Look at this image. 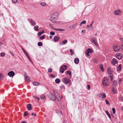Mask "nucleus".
Segmentation results:
<instances>
[{
    "label": "nucleus",
    "instance_id": "a878e982",
    "mask_svg": "<svg viewBox=\"0 0 123 123\" xmlns=\"http://www.w3.org/2000/svg\"><path fill=\"white\" fill-rule=\"evenodd\" d=\"M54 41H57L59 40V39L60 37L58 36H56L54 37Z\"/></svg>",
    "mask_w": 123,
    "mask_h": 123
},
{
    "label": "nucleus",
    "instance_id": "79ce46f5",
    "mask_svg": "<svg viewBox=\"0 0 123 123\" xmlns=\"http://www.w3.org/2000/svg\"><path fill=\"white\" fill-rule=\"evenodd\" d=\"M26 57L28 58V59L30 61L31 60V59L30 57V56L28 54H27L26 55H25Z\"/></svg>",
    "mask_w": 123,
    "mask_h": 123
},
{
    "label": "nucleus",
    "instance_id": "8fccbe9b",
    "mask_svg": "<svg viewBox=\"0 0 123 123\" xmlns=\"http://www.w3.org/2000/svg\"><path fill=\"white\" fill-rule=\"evenodd\" d=\"M3 77L2 74L0 73V79H2Z\"/></svg>",
    "mask_w": 123,
    "mask_h": 123
},
{
    "label": "nucleus",
    "instance_id": "c9c22d12",
    "mask_svg": "<svg viewBox=\"0 0 123 123\" xmlns=\"http://www.w3.org/2000/svg\"><path fill=\"white\" fill-rule=\"evenodd\" d=\"M87 27L88 28H91V29H92L93 27L92 25L91 24L89 25H87Z\"/></svg>",
    "mask_w": 123,
    "mask_h": 123
},
{
    "label": "nucleus",
    "instance_id": "e2e57ef3",
    "mask_svg": "<svg viewBox=\"0 0 123 123\" xmlns=\"http://www.w3.org/2000/svg\"><path fill=\"white\" fill-rule=\"evenodd\" d=\"M71 72H70L69 71H68L66 72L68 74L69 73H70Z\"/></svg>",
    "mask_w": 123,
    "mask_h": 123
},
{
    "label": "nucleus",
    "instance_id": "774afa93",
    "mask_svg": "<svg viewBox=\"0 0 123 123\" xmlns=\"http://www.w3.org/2000/svg\"><path fill=\"white\" fill-rule=\"evenodd\" d=\"M21 123H26L24 121H23L21 122Z\"/></svg>",
    "mask_w": 123,
    "mask_h": 123
},
{
    "label": "nucleus",
    "instance_id": "6e6552de",
    "mask_svg": "<svg viewBox=\"0 0 123 123\" xmlns=\"http://www.w3.org/2000/svg\"><path fill=\"white\" fill-rule=\"evenodd\" d=\"M98 96L99 97L101 98H105L106 97L105 94L103 92H101L99 93Z\"/></svg>",
    "mask_w": 123,
    "mask_h": 123
},
{
    "label": "nucleus",
    "instance_id": "39448f33",
    "mask_svg": "<svg viewBox=\"0 0 123 123\" xmlns=\"http://www.w3.org/2000/svg\"><path fill=\"white\" fill-rule=\"evenodd\" d=\"M107 71L108 73L110 74L109 76L111 78V80L112 81L113 80V77L112 74H111V68H108L107 69Z\"/></svg>",
    "mask_w": 123,
    "mask_h": 123
},
{
    "label": "nucleus",
    "instance_id": "f8f14e48",
    "mask_svg": "<svg viewBox=\"0 0 123 123\" xmlns=\"http://www.w3.org/2000/svg\"><path fill=\"white\" fill-rule=\"evenodd\" d=\"M111 62L113 65H115L118 63V61L116 59L114 58L111 61Z\"/></svg>",
    "mask_w": 123,
    "mask_h": 123
},
{
    "label": "nucleus",
    "instance_id": "5701e85b",
    "mask_svg": "<svg viewBox=\"0 0 123 123\" xmlns=\"http://www.w3.org/2000/svg\"><path fill=\"white\" fill-rule=\"evenodd\" d=\"M27 107L29 110H31L32 109L31 105V104H28L27 105Z\"/></svg>",
    "mask_w": 123,
    "mask_h": 123
},
{
    "label": "nucleus",
    "instance_id": "4d7b16f0",
    "mask_svg": "<svg viewBox=\"0 0 123 123\" xmlns=\"http://www.w3.org/2000/svg\"><path fill=\"white\" fill-rule=\"evenodd\" d=\"M35 99L36 100H39L40 99L39 98L37 97H35Z\"/></svg>",
    "mask_w": 123,
    "mask_h": 123
},
{
    "label": "nucleus",
    "instance_id": "dca6fc26",
    "mask_svg": "<svg viewBox=\"0 0 123 123\" xmlns=\"http://www.w3.org/2000/svg\"><path fill=\"white\" fill-rule=\"evenodd\" d=\"M30 22L31 23V25L33 26H34L36 25V23L32 19H31Z\"/></svg>",
    "mask_w": 123,
    "mask_h": 123
},
{
    "label": "nucleus",
    "instance_id": "f3484780",
    "mask_svg": "<svg viewBox=\"0 0 123 123\" xmlns=\"http://www.w3.org/2000/svg\"><path fill=\"white\" fill-rule=\"evenodd\" d=\"M79 59L77 58H75L74 59V62L76 64H78L79 62Z\"/></svg>",
    "mask_w": 123,
    "mask_h": 123
},
{
    "label": "nucleus",
    "instance_id": "a211bd4d",
    "mask_svg": "<svg viewBox=\"0 0 123 123\" xmlns=\"http://www.w3.org/2000/svg\"><path fill=\"white\" fill-rule=\"evenodd\" d=\"M121 66L122 65L121 64H120L119 65L117 68V71H120L121 70Z\"/></svg>",
    "mask_w": 123,
    "mask_h": 123
},
{
    "label": "nucleus",
    "instance_id": "f03ea898",
    "mask_svg": "<svg viewBox=\"0 0 123 123\" xmlns=\"http://www.w3.org/2000/svg\"><path fill=\"white\" fill-rule=\"evenodd\" d=\"M109 79L107 77L104 78L102 80V84L104 86H108L109 85L110 82Z\"/></svg>",
    "mask_w": 123,
    "mask_h": 123
},
{
    "label": "nucleus",
    "instance_id": "0eeeda50",
    "mask_svg": "<svg viewBox=\"0 0 123 123\" xmlns=\"http://www.w3.org/2000/svg\"><path fill=\"white\" fill-rule=\"evenodd\" d=\"M121 13V11L119 9L116 10L114 12V14L115 15H120Z\"/></svg>",
    "mask_w": 123,
    "mask_h": 123
},
{
    "label": "nucleus",
    "instance_id": "b1692460",
    "mask_svg": "<svg viewBox=\"0 0 123 123\" xmlns=\"http://www.w3.org/2000/svg\"><path fill=\"white\" fill-rule=\"evenodd\" d=\"M117 84V82L116 81H114L113 84V87H116V86Z\"/></svg>",
    "mask_w": 123,
    "mask_h": 123
},
{
    "label": "nucleus",
    "instance_id": "338daca9",
    "mask_svg": "<svg viewBox=\"0 0 123 123\" xmlns=\"http://www.w3.org/2000/svg\"><path fill=\"white\" fill-rule=\"evenodd\" d=\"M83 32H85V30H82V32L83 33Z\"/></svg>",
    "mask_w": 123,
    "mask_h": 123
},
{
    "label": "nucleus",
    "instance_id": "4468645a",
    "mask_svg": "<svg viewBox=\"0 0 123 123\" xmlns=\"http://www.w3.org/2000/svg\"><path fill=\"white\" fill-rule=\"evenodd\" d=\"M67 42V41L66 40H64L62 42L59 43V44L61 45H64Z\"/></svg>",
    "mask_w": 123,
    "mask_h": 123
},
{
    "label": "nucleus",
    "instance_id": "9b49d317",
    "mask_svg": "<svg viewBox=\"0 0 123 123\" xmlns=\"http://www.w3.org/2000/svg\"><path fill=\"white\" fill-rule=\"evenodd\" d=\"M57 18H56L55 17H53L51 16L50 20L53 23H55L57 20Z\"/></svg>",
    "mask_w": 123,
    "mask_h": 123
},
{
    "label": "nucleus",
    "instance_id": "5fc2aeb1",
    "mask_svg": "<svg viewBox=\"0 0 123 123\" xmlns=\"http://www.w3.org/2000/svg\"><path fill=\"white\" fill-rule=\"evenodd\" d=\"M86 53L87 56H90V55L89 54V53L87 51H86Z\"/></svg>",
    "mask_w": 123,
    "mask_h": 123
},
{
    "label": "nucleus",
    "instance_id": "09e8293b",
    "mask_svg": "<svg viewBox=\"0 0 123 123\" xmlns=\"http://www.w3.org/2000/svg\"><path fill=\"white\" fill-rule=\"evenodd\" d=\"M51 77L52 78H54L55 77V76L54 75H52L51 74H50Z\"/></svg>",
    "mask_w": 123,
    "mask_h": 123
},
{
    "label": "nucleus",
    "instance_id": "58836bf2",
    "mask_svg": "<svg viewBox=\"0 0 123 123\" xmlns=\"http://www.w3.org/2000/svg\"><path fill=\"white\" fill-rule=\"evenodd\" d=\"M42 45V43L41 42H39L38 43V45L39 46H41Z\"/></svg>",
    "mask_w": 123,
    "mask_h": 123
},
{
    "label": "nucleus",
    "instance_id": "393cba45",
    "mask_svg": "<svg viewBox=\"0 0 123 123\" xmlns=\"http://www.w3.org/2000/svg\"><path fill=\"white\" fill-rule=\"evenodd\" d=\"M86 51L88 52L89 53H92L93 52L92 50L91 49H88L86 50Z\"/></svg>",
    "mask_w": 123,
    "mask_h": 123
},
{
    "label": "nucleus",
    "instance_id": "603ef678",
    "mask_svg": "<svg viewBox=\"0 0 123 123\" xmlns=\"http://www.w3.org/2000/svg\"><path fill=\"white\" fill-rule=\"evenodd\" d=\"M52 71V69L51 68H49L48 70V72L49 73H50Z\"/></svg>",
    "mask_w": 123,
    "mask_h": 123
},
{
    "label": "nucleus",
    "instance_id": "bb28decb",
    "mask_svg": "<svg viewBox=\"0 0 123 123\" xmlns=\"http://www.w3.org/2000/svg\"><path fill=\"white\" fill-rule=\"evenodd\" d=\"M105 112L107 114V115L109 117L110 119L111 118V116L110 114L108 112V111H105Z\"/></svg>",
    "mask_w": 123,
    "mask_h": 123
},
{
    "label": "nucleus",
    "instance_id": "49530a36",
    "mask_svg": "<svg viewBox=\"0 0 123 123\" xmlns=\"http://www.w3.org/2000/svg\"><path fill=\"white\" fill-rule=\"evenodd\" d=\"M70 51L71 52V55H73L74 54V52L72 50V49L70 50Z\"/></svg>",
    "mask_w": 123,
    "mask_h": 123
},
{
    "label": "nucleus",
    "instance_id": "e433bc0d",
    "mask_svg": "<svg viewBox=\"0 0 123 123\" xmlns=\"http://www.w3.org/2000/svg\"><path fill=\"white\" fill-rule=\"evenodd\" d=\"M57 97V100H58L59 101H61V98L60 96L58 95Z\"/></svg>",
    "mask_w": 123,
    "mask_h": 123
},
{
    "label": "nucleus",
    "instance_id": "4c0bfd02",
    "mask_svg": "<svg viewBox=\"0 0 123 123\" xmlns=\"http://www.w3.org/2000/svg\"><path fill=\"white\" fill-rule=\"evenodd\" d=\"M40 4L42 6H45L46 5V4L45 2H41Z\"/></svg>",
    "mask_w": 123,
    "mask_h": 123
},
{
    "label": "nucleus",
    "instance_id": "2f4dec72",
    "mask_svg": "<svg viewBox=\"0 0 123 123\" xmlns=\"http://www.w3.org/2000/svg\"><path fill=\"white\" fill-rule=\"evenodd\" d=\"M93 62L94 63L96 64H97L98 63L97 60L96 58H94L93 59Z\"/></svg>",
    "mask_w": 123,
    "mask_h": 123
},
{
    "label": "nucleus",
    "instance_id": "72a5a7b5",
    "mask_svg": "<svg viewBox=\"0 0 123 123\" xmlns=\"http://www.w3.org/2000/svg\"><path fill=\"white\" fill-rule=\"evenodd\" d=\"M96 40H97V38H95L94 37H92L91 38V42H92V41H93H93H95Z\"/></svg>",
    "mask_w": 123,
    "mask_h": 123
},
{
    "label": "nucleus",
    "instance_id": "a18cd8bd",
    "mask_svg": "<svg viewBox=\"0 0 123 123\" xmlns=\"http://www.w3.org/2000/svg\"><path fill=\"white\" fill-rule=\"evenodd\" d=\"M45 38L44 35H43L41 37H40V38L42 40Z\"/></svg>",
    "mask_w": 123,
    "mask_h": 123
},
{
    "label": "nucleus",
    "instance_id": "cd10ccee",
    "mask_svg": "<svg viewBox=\"0 0 123 123\" xmlns=\"http://www.w3.org/2000/svg\"><path fill=\"white\" fill-rule=\"evenodd\" d=\"M40 98L41 99L44 100L46 98L44 95L42 94L40 96Z\"/></svg>",
    "mask_w": 123,
    "mask_h": 123
},
{
    "label": "nucleus",
    "instance_id": "9d476101",
    "mask_svg": "<svg viewBox=\"0 0 123 123\" xmlns=\"http://www.w3.org/2000/svg\"><path fill=\"white\" fill-rule=\"evenodd\" d=\"M15 73L13 71H10L8 73V75L10 77H13L15 75Z\"/></svg>",
    "mask_w": 123,
    "mask_h": 123
},
{
    "label": "nucleus",
    "instance_id": "c03bdc74",
    "mask_svg": "<svg viewBox=\"0 0 123 123\" xmlns=\"http://www.w3.org/2000/svg\"><path fill=\"white\" fill-rule=\"evenodd\" d=\"M112 110L113 112V113L114 114H115L116 112L115 108H112Z\"/></svg>",
    "mask_w": 123,
    "mask_h": 123
},
{
    "label": "nucleus",
    "instance_id": "f704fd0d",
    "mask_svg": "<svg viewBox=\"0 0 123 123\" xmlns=\"http://www.w3.org/2000/svg\"><path fill=\"white\" fill-rule=\"evenodd\" d=\"M113 87L112 88V91L113 94H116L117 93V92L116 90Z\"/></svg>",
    "mask_w": 123,
    "mask_h": 123
},
{
    "label": "nucleus",
    "instance_id": "de8ad7c7",
    "mask_svg": "<svg viewBox=\"0 0 123 123\" xmlns=\"http://www.w3.org/2000/svg\"><path fill=\"white\" fill-rule=\"evenodd\" d=\"M50 35H54L55 34V33L54 32H53L52 31H51L50 32Z\"/></svg>",
    "mask_w": 123,
    "mask_h": 123
},
{
    "label": "nucleus",
    "instance_id": "1a4fd4ad",
    "mask_svg": "<svg viewBox=\"0 0 123 123\" xmlns=\"http://www.w3.org/2000/svg\"><path fill=\"white\" fill-rule=\"evenodd\" d=\"M116 56L118 59H121L123 57V55L121 54H116Z\"/></svg>",
    "mask_w": 123,
    "mask_h": 123
},
{
    "label": "nucleus",
    "instance_id": "69168bd1",
    "mask_svg": "<svg viewBox=\"0 0 123 123\" xmlns=\"http://www.w3.org/2000/svg\"><path fill=\"white\" fill-rule=\"evenodd\" d=\"M122 81V80L121 79H120L119 80V82H121Z\"/></svg>",
    "mask_w": 123,
    "mask_h": 123
},
{
    "label": "nucleus",
    "instance_id": "680f3d73",
    "mask_svg": "<svg viewBox=\"0 0 123 123\" xmlns=\"http://www.w3.org/2000/svg\"><path fill=\"white\" fill-rule=\"evenodd\" d=\"M122 46H121V49L123 50V43H122Z\"/></svg>",
    "mask_w": 123,
    "mask_h": 123
},
{
    "label": "nucleus",
    "instance_id": "6e6d98bb",
    "mask_svg": "<svg viewBox=\"0 0 123 123\" xmlns=\"http://www.w3.org/2000/svg\"><path fill=\"white\" fill-rule=\"evenodd\" d=\"M105 102H106V104H108V105H110L109 103L107 101V100L106 99H105Z\"/></svg>",
    "mask_w": 123,
    "mask_h": 123
},
{
    "label": "nucleus",
    "instance_id": "20e7f679",
    "mask_svg": "<svg viewBox=\"0 0 123 123\" xmlns=\"http://www.w3.org/2000/svg\"><path fill=\"white\" fill-rule=\"evenodd\" d=\"M63 82L65 84H67L70 82V80L66 78H65L62 80Z\"/></svg>",
    "mask_w": 123,
    "mask_h": 123
},
{
    "label": "nucleus",
    "instance_id": "412c9836",
    "mask_svg": "<svg viewBox=\"0 0 123 123\" xmlns=\"http://www.w3.org/2000/svg\"><path fill=\"white\" fill-rule=\"evenodd\" d=\"M99 67L101 69V71L104 72V69L103 67V65L102 64H100L99 65Z\"/></svg>",
    "mask_w": 123,
    "mask_h": 123
},
{
    "label": "nucleus",
    "instance_id": "7ed1b4c3",
    "mask_svg": "<svg viewBox=\"0 0 123 123\" xmlns=\"http://www.w3.org/2000/svg\"><path fill=\"white\" fill-rule=\"evenodd\" d=\"M67 68V67L66 65H63L61 66L60 70V72L62 73Z\"/></svg>",
    "mask_w": 123,
    "mask_h": 123
},
{
    "label": "nucleus",
    "instance_id": "0e129e2a",
    "mask_svg": "<svg viewBox=\"0 0 123 123\" xmlns=\"http://www.w3.org/2000/svg\"><path fill=\"white\" fill-rule=\"evenodd\" d=\"M120 41L123 43V38H121L120 39Z\"/></svg>",
    "mask_w": 123,
    "mask_h": 123
},
{
    "label": "nucleus",
    "instance_id": "aec40b11",
    "mask_svg": "<svg viewBox=\"0 0 123 123\" xmlns=\"http://www.w3.org/2000/svg\"><path fill=\"white\" fill-rule=\"evenodd\" d=\"M35 86H38L40 85V83L38 82H34L32 83Z\"/></svg>",
    "mask_w": 123,
    "mask_h": 123
},
{
    "label": "nucleus",
    "instance_id": "c756f323",
    "mask_svg": "<svg viewBox=\"0 0 123 123\" xmlns=\"http://www.w3.org/2000/svg\"><path fill=\"white\" fill-rule=\"evenodd\" d=\"M39 26H36L34 27V29L35 31H38V28Z\"/></svg>",
    "mask_w": 123,
    "mask_h": 123
},
{
    "label": "nucleus",
    "instance_id": "37998d69",
    "mask_svg": "<svg viewBox=\"0 0 123 123\" xmlns=\"http://www.w3.org/2000/svg\"><path fill=\"white\" fill-rule=\"evenodd\" d=\"M5 54L4 53H1L0 56L2 57H3L5 56Z\"/></svg>",
    "mask_w": 123,
    "mask_h": 123
},
{
    "label": "nucleus",
    "instance_id": "f257e3e1",
    "mask_svg": "<svg viewBox=\"0 0 123 123\" xmlns=\"http://www.w3.org/2000/svg\"><path fill=\"white\" fill-rule=\"evenodd\" d=\"M58 95V93L56 91H54L53 94H50L49 95L48 97L52 100L55 101L56 99L57 96Z\"/></svg>",
    "mask_w": 123,
    "mask_h": 123
},
{
    "label": "nucleus",
    "instance_id": "c85d7f7f",
    "mask_svg": "<svg viewBox=\"0 0 123 123\" xmlns=\"http://www.w3.org/2000/svg\"><path fill=\"white\" fill-rule=\"evenodd\" d=\"M55 82L57 84L59 83L60 82V79L57 78L55 80Z\"/></svg>",
    "mask_w": 123,
    "mask_h": 123
},
{
    "label": "nucleus",
    "instance_id": "ea45409f",
    "mask_svg": "<svg viewBox=\"0 0 123 123\" xmlns=\"http://www.w3.org/2000/svg\"><path fill=\"white\" fill-rule=\"evenodd\" d=\"M120 100L121 101H123V97L122 96H120L119 97Z\"/></svg>",
    "mask_w": 123,
    "mask_h": 123
},
{
    "label": "nucleus",
    "instance_id": "3c124183",
    "mask_svg": "<svg viewBox=\"0 0 123 123\" xmlns=\"http://www.w3.org/2000/svg\"><path fill=\"white\" fill-rule=\"evenodd\" d=\"M28 115V114L27 111H26L25 112L24 114V116H26Z\"/></svg>",
    "mask_w": 123,
    "mask_h": 123
},
{
    "label": "nucleus",
    "instance_id": "bf43d9fd",
    "mask_svg": "<svg viewBox=\"0 0 123 123\" xmlns=\"http://www.w3.org/2000/svg\"><path fill=\"white\" fill-rule=\"evenodd\" d=\"M61 88L62 89H64L65 88L64 86H61Z\"/></svg>",
    "mask_w": 123,
    "mask_h": 123
},
{
    "label": "nucleus",
    "instance_id": "2eb2a0df",
    "mask_svg": "<svg viewBox=\"0 0 123 123\" xmlns=\"http://www.w3.org/2000/svg\"><path fill=\"white\" fill-rule=\"evenodd\" d=\"M58 14V12H55L51 16L53 17H55H55L56 18H57Z\"/></svg>",
    "mask_w": 123,
    "mask_h": 123
},
{
    "label": "nucleus",
    "instance_id": "13d9d810",
    "mask_svg": "<svg viewBox=\"0 0 123 123\" xmlns=\"http://www.w3.org/2000/svg\"><path fill=\"white\" fill-rule=\"evenodd\" d=\"M18 0H12L13 2L14 3H16L17 1Z\"/></svg>",
    "mask_w": 123,
    "mask_h": 123
},
{
    "label": "nucleus",
    "instance_id": "864d4df0",
    "mask_svg": "<svg viewBox=\"0 0 123 123\" xmlns=\"http://www.w3.org/2000/svg\"><path fill=\"white\" fill-rule=\"evenodd\" d=\"M81 22L82 23V24H85L86 23V22L85 20H84L83 21H82Z\"/></svg>",
    "mask_w": 123,
    "mask_h": 123
},
{
    "label": "nucleus",
    "instance_id": "423d86ee",
    "mask_svg": "<svg viewBox=\"0 0 123 123\" xmlns=\"http://www.w3.org/2000/svg\"><path fill=\"white\" fill-rule=\"evenodd\" d=\"M113 47L114 50L116 52L118 51L120 49V47L116 45H114Z\"/></svg>",
    "mask_w": 123,
    "mask_h": 123
},
{
    "label": "nucleus",
    "instance_id": "4be33fe9",
    "mask_svg": "<svg viewBox=\"0 0 123 123\" xmlns=\"http://www.w3.org/2000/svg\"><path fill=\"white\" fill-rule=\"evenodd\" d=\"M54 30L57 31H64L65 30L64 29H54Z\"/></svg>",
    "mask_w": 123,
    "mask_h": 123
},
{
    "label": "nucleus",
    "instance_id": "7c9ffc66",
    "mask_svg": "<svg viewBox=\"0 0 123 123\" xmlns=\"http://www.w3.org/2000/svg\"><path fill=\"white\" fill-rule=\"evenodd\" d=\"M21 49L25 55H26L27 54H28V53H27L26 51L25 50V49L24 48L22 47Z\"/></svg>",
    "mask_w": 123,
    "mask_h": 123
},
{
    "label": "nucleus",
    "instance_id": "052dcab7",
    "mask_svg": "<svg viewBox=\"0 0 123 123\" xmlns=\"http://www.w3.org/2000/svg\"><path fill=\"white\" fill-rule=\"evenodd\" d=\"M87 89L89 90L90 88V86L89 85H87Z\"/></svg>",
    "mask_w": 123,
    "mask_h": 123
},
{
    "label": "nucleus",
    "instance_id": "ddd939ff",
    "mask_svg": "<svg viewBox=\"0 0 123 123\" xmlns=\"http://www.w3.org/2000/svg\"><path fill=\"white\" fill-rule=\"evenodd\" d=\"M26 75H27L26 73L24 75L25 79L27 81H30V78L27 76H26Z\"/></svg>",
    "mask_w": 123,
    "mask_h": 123
},
{
    "label": "nucleus",
    "instance_id": "6ab92c4d",
    "mask_svg": "<svg viewBox=\"0 0 123 123\" xmlns=\"http://www.w3.org/2000/svg\"><path fill=\"white\" fill-rule=\"evenodd\" d=\"M92 42L95 45V46L97 47H98V44L97 42V40H96V41H93H93H92Z\"/></svg>",
    "mask_w": 123,
    "mask_h": 123
},
{
    "label": "nucleus",
    "instance_id": "473e14b6",
    "mask_svg": "<svg viewBox=\"0 0 123 123\" xmlns=\"http://www.w3.org/2000/svg\"><path fill=\"white\" fill-rule=\"evenodd\" d=\"M44 33V31H40L38 33V35L39 36H40L41 35Z\"/></svg>",
    "mask_w": 123,
    "mask_h": 123
},
{
    "label": "nucleus",
    "instance_id": "a19ab883",
    "mask_svg": "<svg viewBox=\"0 0 123 123\" xmlns=\"http://www.w3.org/2000/svg\"><path fill=\"white\" fill-rule=\"evenodd\" d=\"M26 57L28 58V59L30 61L31 60V59L30 57V56L28 54H27L26 55H25Z\"/></svg>",
    "mask_w": 123,
    "mask_h": 123
}]
</instances>
